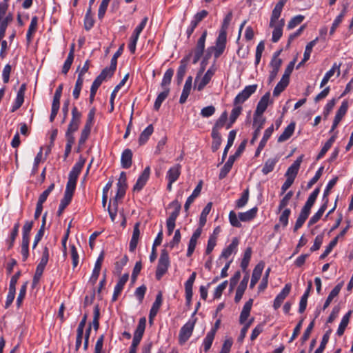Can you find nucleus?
I'll list each match as a JSON object with an SVG mask.
<instances>
[{"mask_svg": "<svg viewBox=\"0 0 353 353\" xmlns=\"http://www.w3.org/2000/svg\"><path fill=\"white\" fill-rule=\"evenodd\" d=\"M81 117V113L79 112L77 107H73L72 110V119L67 130L73 132H76L79 128Z\"/></svg>", "mask_w": 353, "mask_h": 353, "instance_id": "11", "label": "nucleus"}, {"mask_svg": "<svg viewBox=\"0 0 353 353\" xmlns=\"http://www.w3.org/2000/svg\"><path fill=\"white\" fill-rule=\"evenodd\" d=\"M29 241L26 240H22L21 242V254L23 261H26L29 256Z\"/></svg>", "mask_w": 353, "mask_h": 353, "instance_id": "57", "label": "nucleus"}, {"mask_svg": "<svg viewBox=\"0 0 353 353\" xmlns=\"http://www.w3.org/2000/svg\"><path fill=\"white\" fill-rule=\"evenodd\" d=\"M169 208H172L173 211L170 213L168 219L176 221L181 211V203L177 200H174L169 204Z\"/></svg>", "mask_w": 353, "mask_h": 353, "instance_id": "29", "label": "nucleus"}, {"mask_svg": "<svg viewBox=\"0 0 353 353\" xmlns=\"http://www.w3.org/2000/svg\"><path fill=\"white\" fill-rule=\"evenodd\" d=\"M129 278L128 273L124 274L119 280L114 289V293L112 295V301H115L118 299L119 295L122 292L123 287Z\"/></svg>", "mask_w": 353, "mask_h": 353, "instance_id": "17", "label": "nucleus"}, {"mask_svg": "<svg viewBox=\"0 0 353 353\" xmlns=\"http://www.w3.org/2000/svg\"><path fill=\"white\" fill-rule=\"evenodd\" d=\"M282 50H277L276 51L272 57V59L270 62V66H281L282 64V59L280 57V54L281 53Z\"/></svg>", "mask_w": 353, "mask_h": 353, "instance_id": "64", "label": "nucleus"}, {"mask_svg": "<svg viewBox=\"0 0 353 353\" xmlns=\"http://www.w3.org/2000/svg\"><path fill=\"white\" fill-rule=\"evenodd\" d=\"M208 11L203 10L194 14L191 22L194 23L195 25L197 26L199 23L201 22L203 19H205L208 16Z\"/></svg>", "mask_w": 353, "mask_h": 353, "instance_id": "59", "label": "nucleus"}, {"mask_svg": "<svg viewBox=\"0 0 353 353\" xmlns=\"http://www.w3.org/2000/svg\"><path fill=\"white\" fill-rule=\"evenodd\" d=\"M257 88V85H250L245 86V88L239 92L234 99V105L242 104L244 103L252 94H254Z\"/></svg>", "mask_w": 353, "mask_h": 353, "instance_id": "4", "label": "nucleus"}, {"mask_svg": "<svg viewBox=\"0 0 353 353\" xmlns=\"http://www.w3.org/2000/svg\"><path fill=\"white\" fill-rule=\"evenodd\" d=\"M318 40H319V38L316 37V39L311 41L306 45L305 50L304 54H303V59L302 61L298 64L297 66H300L303 62L307 61L310 59L311 52L312 51V48L316 44Z\"/></svg>", "mask_w": 353, "mask_h": 353, "instance_id": "34", "label": "nucleus"}, {"mask_svg": "<svg viewBox=\"0 0 353 353\" xmlns=\"http://www.w3.org/2000/svg\"><path fill=\"white\" fill-rule=\"evenodd\" d=\"M115 68H109L108 70L107 68H105L94 80L101 85L103 81L107 78L108 75L111 76L113 74Z\"/></svg>", "mask_w": 353, "mask_h": 353, "instance_id": "45", "label": "nucleus"}, {"mask_svg": "<svg viewBox=\"0 0 353 353\" xmlns=\"http://www.w3.org/2000/svg\"><path fill=\"white\" fill-rule=\"evenodd\" d=\"M174 74V70L171 68H169L166 70L165 72L161 85L163 88H168V85L171 83V80L172 78V76Z\"/></svg>", "mask_w": 353, "mask_h": 353, "instance_id": "41", "label": "nucleus"}, {"mask_svg": "<svg viewBox=\"0 0 353 353\" xmlns=\"http://www.w3.org/2000/svg\"><path fill=\"white\" fill-rule=\"evenodd\" d=\"M291 214V210L288 208L287 209H285L280 217H279V222L283 225V226L285 228L288 225V219H289V216Z\"/></svg>", "mask_w": 353, "mask_h": 353, "instance_id": "58", "label": "nucleus"}, {"mask_svg": "<svg viewBox=\"0 0 353 353\" xmlns=\"http://www.w3.org/2000/svg\"><path fill=\"white\" fill-rule=\"evenodd\" d=\"M257 211L258 208L254 207L246 212H239L237 215L234 211L232 210L228 215L230 223L233 227L239 228L242 226L241 221L246 222L252 220L256 216Z\"/></svg>", "mask_w": 353, "mask_h": 353, "instance_id": "2", "label": "nucleus"}, {"mask_svg": "<svg viewBox=\"0 0 353 353\" xmlns=\"http://www.w3.org/2000/svg\"><path fill=\"white\" fill-rule=\"evenodd\" d=\"M150 168L147 166L139 176L136 183L134 184L133 187L134 192H139L143 189L150 177Z\"/></svg>", "mask_w": 353, "mask_h": 353, "instance_id": "9", "label": "nucleus"}, {"mask_svg": "<svg viewBox=\"0 0 353 353\" xmlns=\"http://www.w3.org/2000/svg\"><path fill=\"white\" fill-rule=\"evenodd\" d=\"M195 324V320L188 321L182 326L179 335V341L180 344L185 343L191 336Z\"/></svg>", "mask_w": 353, "mask_h": 353, "instance_id": "6", "label": "nucleus"}, {"mask_svg": "<svg viewBox=\"0 0 353 353\" xmlns=\"http://www.w3.org/2000/svg\"><path fill=\"white\" fill-rule=\"evenodd\" d=\"M238 245L239 240L237 238H234L231 243L222 251L221 257L228 259L233 252H236Z\"/></svg>", "mask_w": 353, "mask_h": 353, "instance_id": "26", "label": "nucleus"}, {"mask_svg": "<svg viewBox=\"0 0 353 353\" xmlns=\"http://www.w3.org/2000/svg\"><path fill=\"white\" fill-rule=\"evenodd\" d=\"M340 68H331V69L327 71L325 74L324 75L321 82V84H320V87L321 88H323L324 87L327 83V82L331 79V78L334 75V74L336 72H337L336 74V77H339L340 75Z\"/></svg>", "mask_w": 353, "mask_h": 353, "instance_id": "35", "label": "nucleus"}, {"mask_svg": "<svg viewBox=\"0 0 353 353\" xmlns=\"http://www.w3.org/2000/svg\"><path fill=\"white\" fill-rule=\"evenodd\" d=\"M207 35L208 31L205 30L198 39L195 48L185 58L187 64H196L202 55L201 66H216L221 63V57L225 50L227 40L216 37L214 45L204 50Z\"/></svg>", "mask_w": 353, "mask_h": 353, "instance_id": "1", "label": "nucleus"}, {"mask_svg": "<svg viewBox=\"0 0 353 353\" xmlns=\"http://www.w3.org/2000/svg\"><path fill=\"white\" fill-rule=\"evenodd\" d=\"M83 83V78L78 77L73 90L72 95L75 99L79 97L80 92Z\"/></svg>", "mask_w": 353, "mask_h": 353, "instance_id": "52", "label": "nucleus"}, {"mask_svg": "<svg viewBox=\"0 0 353 353\" xmlns=\"http://www.w3.org/2000/svg\"><path fill=\"white\" fill-rule=\"evenodd\" d=\"M343 283L341 282V283L337 284L332 289V290L330 292V293L329 294L327 299L325 300V301L324 303V305H323V310H325L330 305V304L332 301L333 299L339 295V292H340V291H341V288L343 287Z\"/></svg>", "mask_w": 353, "mask_h": 353, "instance_id": "24", "label": "nucleus"}, {"mask_svg": "<svg viewBox=\"0 0 353 353\" xmlns=\"http://www.w3.org/2000/svg\"><path fill=\"white\" fill-rule=\"evenodd\" d=\"M181 165L180 164H176L171 167L166 174V179L168 181H170L171 183L176 181L181 174Z\"/></svg>", "mask_w": 353, "mask_h": 353, "instance_id": "21", "label": "nucleus"}, {"mask_svg": "<svg viewBox=\"0 0 353 353\" xmlns=\"http://www.w3.org/2000/svg\"><path fill=\"white\" fill-rule=\"evenodd\" d=\"M214 68H210L201 79H199V77L195 79V86L199 91L202 90L210 82L211 78L214 74Z\"/></svg>", "mask_w": 353, "mask_h": 353, "instance_id": "10", "label": "nucleus"}, {"mask_svg": "<svg viewBox=\"0 0 353 353\" xmlns=\"http://www.w3.org/2000/svg\"><path fill=\"white\" fill-rule=\"evenodd\" d=\"M90 125L89 123H86L83 128V129L81 131V137L79 140V144L83 145L87 140L90 133Z\"/></svg>", "mask_w": 353, "mask_h": 353, "instance_id": "49", "label": "nucleus"}, {"mask_svg": "<svg viewBox=\"0 0 353 353\" xmlns=\"http://www.w3.org/2000/svg\"><path fill=\"white\" fill-rule=\"evenodd\" d=\"M32 227L33 221H26L22 228V240L30 241V234Z\"/></svg>", "mask_w": 353, "mask_h": 353, "instance_id": "42", "label": "nucleus"}, {"mask_svg": "<svg viewBox=\"0 0 353 353\" xmlns=\"http://www.w3.org/2000/svg\"><path fill=\"white\" fill-rule=\"evenodd\" d=\"M48 259H49V250L46 246L43 248L42 256H41L40 261L37 267L44 270L48 262Z\"/></svg>", "mask_w": 353, "mask_h": 353, "instance_id": "47", "label": "nucleus"}, {"mask_svg": "<svg viewBox=\"0 0 353 353\" xmlns=\"http://www.w3.org/2000/svg\"><path fill=\"white\" fill-rule=\"evenodd\" d=\"M170 261L168 253L166 250H162L159 259L158 265L156 270V279L160 280L167 272L170 266Z\"/></svg>", "mask_w": 353, "mask_h": 353, "instance_id": "3", "label": "nucleus"}, {"mask_svg": "<svg viewBox=\"0 0 353 353\" xmlns=\"http://www.w3.org/2000/svg\"><path fill=\"white\" fill-rule=\"evenodd\" d=\"M337 244V238H334L332 239L329 245L326 247L324 252L321 254L320 259H325L333 250V248Z\"/></svg>", "mask_w": 353, "mask_h": 353, "instance_id": "55", "label": "nucleus"}, {"mask_svg": "<svg viewBox=\"0 0 353 353\" xmlns=\"http://www.w3.org/2000/svg\"><path fill=\"white\" fill-rule=\"evenodd\" d=\"M154 131L152 125H149L140 134L139 138V145L145 144L148 140L149 137L152 135Z\"/></svg>", "mask_w": 353, "mask_h": 353, "instance_id": "36", "label": "nucleus"}, {"mask_svg": "<svg viewBox=\"0 0 353 353\" xmlns=\"http://www.w3.org/2000/svg\"><path fill=\"white\" fill-rule=\"evenodd\" d=\"M72 201V198H70L69 196H63V199L61 200L59 209L57 211V215L61 216L63 213L65 208L70 204V203Z\"/></svg>", "mask_w": 353, "mask_h": 353, "instance_id": "53", "label": "nucleus"}, {"mask_svg": "<svg viewBox=\"0 0 353 353\" xmlns=\"http://www.w3.org/2000/svg\"><path fill=\"white\" fill-rule=\"evenodd\" d=\"M19 227H20V224L19 222L16 223L14 225L12 232L10 233V235L8 239L7 240V244H8V249H11L13 247L15 239L18 235Z\"/></svg>", "mask_w": 353, "mask_h": 353, "instance_id": "37", "label": "nucleus"}, {"mask_svg": "<svg viewBox=\"0 0 353 353\" xmlns=\"http://www.w3.org/2000/svg\"><path fill=\"white\" fill-rule=\"evenodd\" d=\"M13 20V17L8 16V18L0 19V36L6 34L8 24Z\"/></svg>", "mask_w": 353, "mask_h": 353, "instance_id": "56", "label": "nucleus"}, {"mask_svg": "<svg viewBox=\"0 0 353 353\" xmlns=\"http://www.w3.org/2000/svg\"><path fill=\"white\" fill-rule=\"evenodd\" d=\"M236 132L234 130H231L229 132L228 137V142L227 145L225 147V149L223 150L222 157H221V163L225 161V159L227 157V154L228 152L229 149L232 146L235 137H236Z\"/></svg>", "mask_w": 353, "mask_h": 353, "instance_id": "27", "label": "nucleus"}, {"mask_svg": "<svg viewBox=\"0 0 353 353\" xmlns=\"http://www.w3.org/2000/svg\"><path fill=\"white\" fill-rule=\"evenodd\" d=\"M264 266H265L264 263L261 261V262H259L254 268L252 274L250 284V288L252 289L255 286V285L257 283L259 280L260 279L261 274H262V272L264 269Z\"/></svg>", "mask_w": 353, "mask_h": 353, "instance_id": "15", "label": "nucleus"}, {"mask_svg": "<svg viewBox=\"0 0 353 353\" xmlns=\"http://www.w3.org/2000/svg\"><path fill=\"white\" fill-rule=\"evenodd\" d=\"M235 159L234 157L230 156L226 163L224 164L223 168L221 169L219 178L220 179H224L228 172L230 171V170L232 168V165L234 164V162L235 161Z\"/></svg>", "mask_w": 353, "mask_h": 353, "instance_id": "28", "label": "nucleus"}, {"mask_svg": "<svg viewBox=\"0 0 353 353\" xmlns=\"http://www.w3.org/2000/svg\"><path fill=\"white\" fill-rule=\"evenodd\" d=\"M291 284L287 283L284 286V288L282 289L281 292L276 296L274 301L273 307L275 310L278 309L281 307L283 300L286 298V296L290 294L291 290Z\"/></svg>", "mask_w": 353, "mask_h": 353, "instance_id": "12", "label": "nucleus"}, {"mask_svg": "<svg viewBox=\"0 0 353 353\" xmlns=\"http://www.w3.org/2000/svg\"><path fill=\"white\" fill-rule=\"evenodd\" d=\"M232 12L230 11L224 17L223 20V23L219 31L218 37L219 38H221L227 40V30L230 26V23L232 19Z\"/></svg>", "mask_w": 353, "mask_h": 353, "instance_id": "14", "label": "nucleus"}, {"mask_svg": "<svg viewBox=\"0 0 353 353\" xmlns=\"http://www.w3.org/2000/svg\"><path fill=\"white\" fill-rule=\"evenodd\" d=\"M265 122V118H256L254 117L253 119V127L255 128L254 132L253 133V137L250 141L252 144H254L255 141L257 139L258 137L260 134V131L263 128V125Z\"/></svg>", "mask_w": 353, "mask_h": 353, "instance_id": "19", "label": "nucleus"}, {"mask_svg": "<svg viewBox=\"0 0 353 353\" xmlns=\"http://www.w3.org/2000/svg\"><path fill=\"white\" fill-rule=\"evenodd\" d=\"M216 334V330L212 329L210 332H208L203 339V350L205 352H207L211 347L212 344L213 343L214 336Z\"/></svg>", "mask_w": 353, "mask_h": 353, "instance_id": "31", "label": "nucleus"}, {"mask_svg": "<svg viewBox=\"0 0 353 353\" xmlns=\"http://www.w3.org/2000/svg\"><path fill=\"white\" fill-rule=\"evenodd\" d=\"M38 23V18L34 16L31 19L30 24L26 33V40L28 43L31 42L32 39V34L35 32Z\"/></svg>", "mask_w": 353, "mask_h": 353, "instance_id": "32", "label": "nucleus"}, {"mask_svg": "<svg viewBox=\"0 0 353 353\" xmlns=\"http://www.w3.org/2000/svg\"><path fill=\"white\" fill-rule=\"evenodd\" d=\"M270 96V92H267L261 98L256 105V108L254 114V117L264 118L263 117V114L268 106Z\"/></svg>", "mask_w": 353, "mask_h": 353, "instance_id": "7", "label": "nucleus"}, {"mask_svg": "<svg viewBox=\"0 0 353 353\" xmlns=\"http://www.w3.org/2000/svg\"><path fill=\"white\" fill-rule=\"evenodd\" d=\"M132 152L130 149L123 151L121 157V165L123 168L128 169L132 165Z\"/></svg>", "mask_w": 353, "mask_h": 353, "instance_id": "22", "label": "nucleus"}, {"mask_svg": "<svg viewBox=\"0 0 353 353\" xmlns=\"http://www.w3.org/2000/svg\"><path fill=\"white\" fill-rule=\"evenodd\" d=\"M9 3L8 1L3 0L0 2V19L8 18V16L13 17L12 14L8 12Z\"/></svg>", "mask_w": 353, "mask_h": 353, "instance_id": "46", "label": "nucleus"}, {"mask_svg": "<svg viewBox=\"0 0 353 353\" xmlns=\"http://www.w3.org/2000/svg\"><path fill=\"white\" fill-rule=\"evenodd\" d=\"M251 255L252 248L250 247L247 248L244 252L243 257L241 263V267L243 270H245L247 269L251 259Z\"/></svg>", "mask_w": 353, "mask_h": 353, "instance_id": "43", "label": "nucleus"}, {"mask_svg": "<svg viewBox=\"0 0 353 353\" xmlns=\"http://www.w3.org/2000/svg\"><path fill=\"white\" fill-rule=\"evenodd\" d=\"M287 0H280L275 6L272 10V16L270 21V26L273 27L281 16L283 8Z\"/></svg>", "mask_w": 353, "mask_h": 353, "instance_id": "13", "label": "nucleus"}, {"mask_svg": "<svg viewBox=\"0 0 353 353\" xmlns=\"http://www.w3.org/2000/svg\"><path fill=\"white\" fill-rule=\"evenodd\" d=\"M277 161L278 159L276 158L268 159L262 168V172L264 174H268V173L272 172L274 170Z\"/></svg>", "mask_w": 353, "mask_h": 353, "instance_id": "40", "label": "nucleus"}, {"mask_svg": "<svg viewBox=\"0 0 353 353\" xmlns=\"http://www.w3.org/2000/svg\"><path fill=\"white\" fill-rule=\"evenodd\" d=\"M303 161V156H300L296 159V161L288 168L285 173L287 177L295 179L299 170L300 168L301 163Z\"/></svg>", "mask_w": 353, "mask_h": 353, "instance_id": "18", "label": "nucleus"}, {"mask_svg": "<svg viewBox=\"0 0 353 353\" xmlns=\"http://www.w3.org/2000/svg\"><path fill=\"white\" fill-rule=\"evenodd\" d=\"M319 192H320V188H315L314 190L309 196L306 203H305V205L303 208L310 210L312 207L313 206Z\"/></svg>", "mask_w": 353, "mask_h": 353, "instance_id": "38", "label": "nucleus"}, {"mask_svg": "<svg viewBox=\"0 0 353 353\" xmlns=\"http://www.w3.org/2000/svg\"><path fill=\"white\" fill-rule=\"evenodd\" d=\"M294 68H286L284 74L280 81L277 83L273 90L274 97L279 96L288 85L290 81V76L291 75Z\"/></svg>", "mask_w": 353, "mask_h": 353, "instance_id": "5", "label": "nucleus"}, {"mask_svg": "<svg viewBox=\"0 0 353 353\" xmlns=\"http://www.w3.org/2000/svg\"><path fill=\"white\" fill-rule=\"evenodd\" d=\"M295 129L294 123H290L284 130L283 133L278 137V142L281 143L288 140L293 134Z\"/></svg>", "mask_w": 353, "mask_h": 353, "instance_id": "30", "label": "nucleus"}, {"mask_svg": "<svg viewBox=\"0 0 353 353\" xmlns=\"http://www.w3.org/2000/svg\"><path fill=\"white\" fill-rule=\"evenodd\" d=\"M293 195V192L292 191L288 192L285 196L280 201L278 210L279 211H281L284 208H285L290 200L291 199L292 196Z\"/></svg>", "mask_w": 353, "mask_h": 353, "instance_id": "61", "label": "nucleus"}, {"mask_svg": "<svg viewBox=\"0 0 353 353\" xmlns=\"http://www.w3.org/2000/svg\"><path fill=\"white\" fill-rule=\"evenodd\" d=\"M248 199L249 190L246 189L243 192L241 198L236 201V208L239 209L243 208L247 204Z\"/></svg>", "mask_w": 353, "mask_h": 353, "instance_id": "44", "label": "nucleus"}, {"mask_svg": "<svg viewBox=\"0 0 353 353\" xmlns=\"http://www.w3.org/2000/svg\"><path fill=\"white\" fill-rule=\"evenodd\" d=\"M146 290L147 288L145 285H142L136 289L134 294L140 303L143 301Z\"/></svg>", "mask_w": 353, "mask_h": 353, "instance_id": "62", "label": "nucleus"}, {"mask_svg": "<svg viewBox=\"0 0 353 353\" xmlns=\"http://www.w3.org/2000/svg\"><path fill=\"white\" fill-rule=\"evenodd\" d=\"M85 163V159L81 156L79 157V161L74 165L68 175V181L77 182L79 175L80 174L82 168Z\"/></svg>", "mask_w": 353, "mask_h": 353, "instance_id": "8", "label": "nucleus"}, {"mask_svg": "<svg viewBox=\"0 0 353 353\" xmlns=\"http://www.w3.org/2000/svg\"><path fill=\"white\" fill-rule=\"evenodd\" d=\"M216 244V236L215 235H210L208 241V245L205 250L206 254H210Z\"/></svg>", "mask_w": 353, "mask_h": 353, "instance_id": "60", "label": "nucleus"}, {"mask_svg": "<svg viewBox=\"0 0 353 353\" xmlns=\"http://www.w3.org/2000/svg\"><path fill=\"white\" fill-rule=\"evenodd\" d=\"M77 182H72L70 181H68L66 184V188L64 192V196H69L72 199L75 188H76Z\"/></svg>", "mask_w": 353, "mask_h": 353, "instance_id": "51", "label": "nucleus"}, {"mask_svg": "<svg viewBox=\"0 0 353 353\" xmlns=\"http://www.w3.org/2000/svg\"><path fill=\"white\" fill-rule=\"evenodd\" d=\"M140 223H136L134 225L132 236L129 245V250L131 252H133L138 244L139 239L140 236V230H139Z\"/></svg>", "mask_w": 353, "mask_h": 353, "instance_id": "20", "label": "nucleus"}, {"mask_svg": "<svg viewBox=\"0 0 353 353\" xmlns=\"http://www.w3.org/2000/svg\"><path fill=\"white\" fill-rule=\"evenodd\" d=\"M28 282H25L21 287L19 295L17 299V305L19 307L23 302V299L26 296V290Z\"/></svg>", "mask_w": 353, "mask_h": 353, "instance_id": "50", "label": "nucleus"}, {"mask_svg": "<svg viewBox=\"0 0 353 353\" xmlns=\"http://www.w3.org/2000/svg\"><path fill=\"white\" fill-rule=\"evenodd\" d=\"M331 332V330L327 331L324 335L323 336L321 344L319 347L315 350L314 353H323L325 346L329 341L330 339V334Z\"/></svg>", "mask_w": 353, "mask_h": 353, "instance_id": "48", "label": "nucleus"}, {"mask_svg": "<svg viewBox=\"0 0 353 353\" xmlns=\"http://www.w3.org/2000/svg\"><path fill=\"white\" fill-rule=\"evenodd\" d=\"M323 204L320 207L319 210L310 218L308 222V226H311L319 221V220L321 218L324 212L325 211L328 203V199H326L325 201H323Z\"/></svg>", "mask_w": 353, "mask_h": 353, "instance_id": "25", "label": "nucleus"}, {"mask_svg": "<svg viewBox=\"0 0 353 353\" xmlns=\"http://www.w3.org/2000/svg\"><path fill=\"white\" fill-rule=\"evenodd\" d=\"M202 188V182L200 181L199 183L196 186L194 190H193L192 194L188 197L186 202L184 205V209L185 211L189 210L190 205L194 202V199L200 194Z\"/></svg>", "mask_w": 353, "mask_h": 353, "instance_id": "23", "label": "nucleus"}, {"mask_svg": "<svg viewBox=\"0 0 353 353\" xmlns=\"http://www.w3.org/2000/svg\"><path fill=\"white\" fill-rule=\"evenodd\" d=\"M212 203L210 202L203 209L199 218V224L201 227L204 226V225L206 223L207 216L212 209Z\"/></svg>", "mask_w": 353, "mask_h": 353, "instance_id": "39", "label": "nucleus"}, {"mask_svg": "<svg viewBox=\"0 0 353 353\" xmlns=\"http://www.w3.org/2000/svg\"><path fill=\"white\" fill-rule=\"evenodd\" d=\"M347 108H348V106H347V102L344 101L341 103L340 108H339V110H337V112L336 113L330 132H332L337 127V125L341 121L342 118L345 114V113L347 110Z\"/></svg>", "mask_w": 353, "mask_h": 353, "instance_id": "16", "label": "nucleus"}, {"mask_svg": "<svg viewBox=\"0 0 353 353\" xmlns=\"http://www.w3.org/2000/svg\"><path fill=\"white\" fill-rule=\"evenodd\" d=\"M304 19V16L299 14L291 19L288 24V29H293L296 26L299 25Z\"/></svg>", "mask_w": 353, "mask_h": 353, "instance_id": "54", "label": "nucleus"}, {"mask_svg": "<svg viewBox=\"0 0 353 353\" xmlns=\"http://www.w3.org/2000/svg\"><path fill=\"white\" fill-rule=\"evenodd\" d=\"M163 91H162L161 92H160L158 94V96L155 100V102L154 104V108L155 110H158L160 108L162 103L168 97V96L170 93L169 88H163Z\"/></svg>", "mask_w": 353, "mask_h": 353, "instance_id": "33", "label": "nucleus"}, {"mask_svg": "<svg viewBox=\"0 0 353 353\" xmlns=\"http://www.w3.org/2000/svg\"><path fill=\"white\" fill-rule=\"evenodd\" d=\"M242 111V107L239 105H234V108L232 110L230 119L231 123H234L239 116L241 114Z\"/></svg>", "mask_w": 353, "mask_h": 353, "instance_id": "63", "label": "nucleus"}]
</instances>
